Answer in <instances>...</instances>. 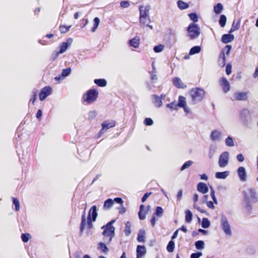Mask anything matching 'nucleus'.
<instances>
[{
  "instance_id": "obj_10",
  "label": "nucleus",
  "mask_w": 258,
  "mask_h": 258,
  "mask_svg": "<svg viewBox=\"0 0 258 258\" xmlns=\"http://www.w3.org/2000/svg\"><path fill=\"white\" fill-rule=\"evenodd\" d=\"M52 88L50 86H46L42 88L39 93V99L41 101L45 100L47 96L51 94Z\"/></svg>"
},
{
  "instance_id": "obj_16",
  "label": "nucleus",
  "mask_w": 258,
  "mask_h": 258,
  "mask_svg": "<svg viewBox=\"0 0 258 258\" xmlns=\"http://www.w3.org/2000/svg\"><path fill=\"white\" fill-rule=\"evenodd\" d=\"M73 42L72 38H68L66 42H62L59 46V52L63 53L64 52Z\"/></svg>"
},
{
  "instance_id": "obj_32",
  "label": "nucleus",
  "mask_w": 258,
  "mask_h": 258,
  "mask_svg": "<svg viewBox=\"0 0 258 258\" xmlns=\"http://www.w3.org/2000/svg\"><path fill=\"white\" fill-rule=\"evenodd\" d=\"M223 9V7L222 5L220 3L217 4L216 5H215L214 7V12L216 14H219L221 13V12H222Z\"/></svg>"
},
{
  "instance_id": "obj_59",
  "label": "nucleus",
  "mask_w": 258,
  "mask_h": 258,
  "mask_svg": "<svg viewBox=\"0 0 258 258\" xmlns=\"http://www.w3.org/2000/svg\"><path fill=\"white\" fill-rule=\"evenodd\" d=\"M232 66L231 64H227L226 67V73L227 75H230L231 73Z\"/></svg>"
},
{
  "instance_id": "obj_18",
  "label": "nucleus",
  "mask_w": 258,
  "mask_h": 258,
  "mask_svg": "<svg viewBox=\"0 0 258 258\" xmlns=\"http://www.w3.org/2000/svg\"><path fill=\"white\" fill-rule=\"evenodd\" d=\"M197 189L199 192L203 194H205L209 191V188L207 184L202 182H201L198 184Z\"/></svg>"
},
{
  "instance_id": "obj_61",
  "label": "nucleus",
  "mask_w": 258,
  "mask_h": 258,
  "mask_svg": "<svg viewBox=\"0 0 258 258\" xmlns=\"http://www.w3.org/2000/svg\"><path fill=\"white\" fill-rule=\"evenodd\" d=\"M202 255L201 252H198L197 253H193L190 255V258H199Z\"/></svg>"
},
{
  "instance_id": "obj_22",
  "label": "nucleus",
  "mask_w": 258,
  "mask_h": 258,
  "mask_svg": "<svg viewBox=\"0 0 258 258\" xmlns=\"http://www.w3.org/2000/svg\"><path fill=\"white\" fill-rule=\"evenodd\" d=\"M234 35L231 34H224L222 37V41L224 43H228L233 40Z\"/></svg>"
},
{
  "instance_id": "obj_2",
  "label": "nucleus",
  "mask_w": 258,
  "mask_h": 258,
  "mask_svg": "<svg viewBox=\"0 0 258 258\" xmlns=\"http://www.w3.org/2000/svg\"><path fill=\"white\" fill-rule=\"evenodd\" d=\"M115 222V220H112L101 228L104 229L102 234L104 236L103 240L106 243H110L115 236V227L112 226Z\"/></svg>"
},
{
  "instance_id": "obj_45",
  "label": "nucleus",
  "mask_w": 258,
  "mask_h": 258,
  "mask_svg": "<svg viewBox=\"0 0 258 258\" xmlns=\"http://www.w3.org/2000/svg\"><path fill=\"white\" fill-rule=\"evenodd\" d=\"M193 164V162L191 160L187 161L185 162L183 165L181 167L180 170L183 171L188 168H189L192 164Z\"/></svg>"
},
{
  "instance_id": "obj_9",
  "label": "nucleus",
  "mask_w": 258,
  "mask_h": 258,
  "mask_svg": "<svg viewBox=\"0 0 258 258\" xmlns=\"http://www.w3.org/2000/svg\"><path fill=\"white\" fill-rule=\"evenodd\" d=\"M245 201L248 203L251 201L256 202L257 197L256 190L254 188H249L247 192L245 193Z\"/></svg>"
},
{
  "instance_id": "obj_3",
  "label": "nucleus",
  "mask_w": 258,
  "mask_h": 258,
  "mask_svg": "<svg viewBox=\"0 0 258 258\" xmlns=\"http://www.w3.org/2000/svg\"><path fill=\"white\" fill-rule=\"evenodd\" d=\"M189 94L191 98L192 103L194 104L201 102L205 97V91L200 88H195L190 90Z\"/></svg>"
},
{
  "instance_id": "obj_42",
  "label": "nucleus",
  "mask_w": 258,
  "mask_h": 258,
  "mask_svg": "<svg viewBox=\"0 0 258 258\" xmlns=\"http://www.w3.org/2000/svg\"><path fill=\"white\" fill-rule=\"evenodd\" d=\"M226 21H227L226 17L224 15H221L220 17V20L219 21L220 25L222 27H224L226 25Z\"/></svg>"
},
{
  "instance_id": "obj_55",
  "label": "nucleus",
  "mask_w": 258,
  "mask_h": 258,
  "mask_svg": "<svg viewBox=\"0 0 258 258\" xmlns=\"http://www.w3.org/2000/svg\"><path fill=\"white\" fill-rule=\"evenodd\" d=\"M231 49V46L230 45H227L225 47L224 49H223V51L222 53H224V54H225V53H226L227 55H228Z\"/></svg>"
},
{
  "instance_id": "obj_52",
  "label": "nucleus",
  "mask_w": 258,
  "mask_h": 258,
  "mask_svg": "<svg viewBox=\"0 0 258 258\" xmlns=\"http://www.w3.org/2000/svg\"><path fill=\"white\" fill-rule=\"evenodd\" d=\"M163 213V210L161 207H157L155 211V215L157 216H160Z\"/></svg>"
},
{
  "instance_id": "obj_23",
  "label": "nucleus",
  "mask_w": 258,
  "mask_h": 258,
  "mask_svg": "<svg viewBox=\"0 0 258 258\" xmlns=\"http://www.w3.org/2000/svg\"><path fill=\"white\" fill-rule=\"evenodd\" d=\"M140 39L138 37H135L129 41L130 46L137 48L140 45Z\"/></svg>"
},
{
  "instance_id": "obj_31",
  "label": "nucleus",
  "mask_w": 258,
  "mask_h": 258,
  "mask_svg": "<svg viewBox=\"0 0 258 258\" xmlns=\"http://www.w3.org/2000/svg\"><path fill=\"white\" fill-rule=\"evenodd\" d=\"M94 83L99 87H105L106 86L107 82L104 79H95Z\"/></svg>"
},
{
  "instance_id": "obj_62",
  "label": "nucleus",
  "mask_w": 258,
  "mask_h": 258,
  "mask_svg": "<svg viewBox=\"0 0 258 258\" xmlns=\"http://www.w3.org/2000/svg\"><path fill=\"white\" fill-rule=\"evenodd\" d=\"M32 93H33L32 97L31 98L30 102H31L32 104H34L36 100V98L37 97V93L34 91H33L32 92Z\"/></svg>"
},
{
  "instance_id": "obj_15",
  "label": "nucleus",
  "mask_w": 258,
  "mask_h": 258,
  "mask_svg": "<svg viewBox=\"0 0 258 258\" xmlns=\"http://www.w3.org/2000/svg\"><path fill=\"white\" fill-rule=\"evenodd\" d=\"M237 174L240 180L244 182L247 180V175L245 168L243 167H239L237 169Z\"/></svg>"
},
{
  "instance_id": "obj_7",
  "label": "nucleus",
  "mask_w": 258,
  "mask_h": 258,
  "mask_svg": "<svg viewBox=\"0 0 258 258\" xmlns=\"http://www.w3.org/2000/svg\"><path fill=\"white\" fill-rule=\"evenodd\" d=\"M223 136V132L220 129H216L211 132L210 138L213 142H219L222 140Z\"/></svg>"
},
{
  "instance_id": "obj_63",
  "label": "nucleus",
  "mask_w": 258,
  "mask_h": 258,
  "mask_svg": "<svg viewBox=\"0 0 258 258\" xmlns=\"http://www.w3.org/2000/svg\"><path fill=\"white\" fill-rule=\"evenodd\" d=\"M97 114L95 111H91L88 113V116L90 118H94Z\"/></svg>"
},
{
  "instance_id": "obj_38",
  "label": "nucleus",
  "mask_w": 258,
  "mask_h": 258,
  "mask_svg": "<svg viewBox=\"0 0 258 258\" xmlns=\"http://www.w3.org/2000/svg\"><path fill=\"white\" fill-rule=\"evenodd\" d=\"M186 99L184 97L179 96L178 98V106L182 107L186 105Z\"/></svg>"
},
{
  "instance_id": "obj_5",
  "label": "nucleus",
  "mask_w": 258,
  "mask_h": 258,
  "mask_svg": "<svg viewBox=\"0 0 258 258\" xmlns=\"http://www.w3.org/2000/svg\"><path fill=\"white\" fill-rule=\"evenodd\" d=\"M188 36L191 39L198 38L201 34V30L198 25L195 23H191L187 27Z\"/></svg>"
},
{
  "instance_id": "obj_14",
  "label": "nucleus",
  "mask_w": 258,
  "mask_h": 258,
  "mask_svg": "<svg viewBox=\"0 0 258 258\" xmlns=\"http://www.w3.org/2000/svg\"><path fill=\"white\" fill-rule=\"evenodd\" d=\"M151 9V7L149 5H147L146 6H140L139 8L140 11V17H148L150 14V10Z\"/></svg>"
},
{
  "instance_id": "obj_4",
  "label": "nucleus",
  "mask_w": 258,
  "mask_h": 258,
  "mask_svg": "<svg viewBox=\"0 0 258 258\" xmlns=\"http://www.w3.org/2000/svg\"><path fill=\"white\" fill-rule=\"evenodd\" d=\"M98 91L96 89H90L84 95V103L86 104H91L97 99Z\"/></svg>"
},
{
  "instance_id": "obj_39",
  "label": "nucleus",
  "mask_w": 258,
  "mask_h": 258,
  "mask_svg": "<svg viewBox=\"0 0 258 258\" xmlns=\"http://www.w3.org/2000/svg\"><path fill=\"white\" fill-rule=\"evenodd\" d=\"M145 231L144 230H140V232L138 234V240L139 242H144V238L145 235Z\"/></svg>"
},
{
  "instance_id": "obj_34",
  "label": "nucleus",
  "mask_w": 258,
  "mask_h": 258,
  "mask_svg": "<svg viewBox=\"0 0 258 258\" xmlns=\"http://www.w3.org/2000/svg\"><path fill=\"white\" fill-rule=\"evenodd\" d=\"M150 21V17H140V22L142 26H145Z\"/></svg>"
},
{
  "instance_id": "obj_12",
  "label": "nucleus",
  "mask_w": 258,
  "mask_h": 258,
  "mask_svg": "<svg viewBox=\"0 0 258 258\" xmlns=\"http://www.w3.org/2000/svg\"><path fill=\"white\" fill-rule=\"evenodd\" d=\"M115 124V122L114 121H105L103 122L101 124L102 128L100 131L99 133L100 134H103L105 132V131H106L107 130L114 126Z\"/></svg>"
},
{
  "instance_id": "obj_53",
  "label": "nucleus",
  "mask_w": 258,
  "mask_h": 258,
  "mask_svg": "<svg viewBox=\"0 0 258 258\" xmlns=\"http://www.w3.org/2000/svg\"><path fill=\"white\" fill-rule=\"evenodd\" d=\"M178 105L175 102H172L171 103L168 104L167 105V107L173 109V110H177V109Z\"/></svg>"
},
{
  "instance_id": "obj_17",
  "label": "nucleus",
  "mask_w": 258,
  "mask_h": 258,
  "mask_svg": "<svg viewBox=\"0 0 258 258\" xmlns=\"http://www.w3.org/2000/svg\"><path fill=\"white\" fill-rule=\"evenodd\" d=\"M233 97L237 100H245L247 98V93L246 92H236L234 94Z\"/></svg>"
},
{
  "instance_id": "obj_60",
  "label": "nucleus",
  "mask_w": 258,
  "mask_h": 258,
  "mask_svg": "<svg viewBox=\"0 0 258 258\" xmlns=\"http://www.w3.org/2000/svg\"><path fill=\"white\" fill-rule=\"evenodd\" d=\"M60 54H61V53L59 52V51H53V53H52V55H51V58L53 60H54L55 59H56L58 56V55Z\"/></svg>"
},
{
  "instance_id": "obj_6",
  "label": "nucleus",
  "mask_w": 258,
  "mask_h": 258,
  "mask_svg": "<svg viewBox=\"0 0 258 258\" xmlns=\"http://www.w3.org/2000/svg\"><path fill=\"white\" fill-rule=\"evenodd\" d=\"M221 227L226 235H231L232 231L231 226L229 224L227 218L225 215H222L221 217Z\"/></svg>"
},
{
  "instance_id": "obj_30",
  "label": "nucleus",
  "mask_w": 258,
  "mask_h": 258,
  "mask_svg": "<svg viewBox=\"0 0 258 258\" xmlns=\"http://www.w3.org/2000/svg\"><path fill=\"white\" fill-rule=\"evenodd\" d=\"M177 6L179 9L180 10H185L188 8L189 5L188 4L182 1H178L177 2Z\"/></svg>"
},
{
  "instance_id": "obj_51",
  "label": "nucleus",
  "mask_w": 258,
  "mask_h": 258,
  "mask_svg": "<svg viewBox=\"0 0 258 258\" xmlns=\"http://www.w3.org/2000/svg\"><path fill=\"white\" fill-rule=\"evenodd\" d=\"M188 16L190 20L194 22H197L198 21V17L197 14L195 13H190L188 15Z\"/></svg>"
},
{
  "instance_id": "obj_35",
  "label": "nucleus",
  "mask_w": 258,
  "mask_h": 258,
  "mask_svg": "<svg viewBox=\"0 0 258 258\" xmlns=\"http://www.w3.org/2000/svg\"><path fill=\"white\" fill-rule=\"evenodd\" d=\"M131 223L130 222H127L125 224L124 229V233L126 236H129L131 233Z\"/></svg>"
},
{
  "instance_id": "obj_1",
  "label": "nucleus",
  "mask_w": 258,
  "mask_h": 258,
  "mask_svg": "<svg viewBox=\"0 0 258 258\" xmlns=\"http://www.w3.org/2000/svg\"><path fill=\"white\" fill-rule=\"evenodd\" d=\"M97 216V207L96 206H93L88 213L87 222H86L83 217H82V231L83 230H86L87 235H91L92 234L91 230L93 228L92 222L96 220Z\"/></svg>"
},
{
  "instance_id": "obj_29",
  "label": "nucleus",
  "mask_w": 258,
  "mask_h": 258,
  "mask_svg": "<svg viewBox=\"0 0 258 258\" xmlns=\"http://www.w3.org/2000/svg\"><path fill=\"white\" fill-rule=\"evenodd\" d=\"M185 221L187 223H190L192 220V214L189 210H186L185 211Z\"/></svg>"
},
{
  "instance_id": "obj_50",
  "label": "nucleus",
  "mask_w": 258,
  "mask_h": 258,
  "mask_svg": "<svg viewBox=\"0 0 258 258\" xmlns=\"http://www.w3.org/2000/svg\"><path fill=\"white\" fill-rule=\"evenodd\" d=\"M21 237L22 240L24 242L26 243L29 241V240L30 238V235L28 233H23L21 234Z\"/></svg>"
},
{
  "instance_id": "obj_33",
  "label": "nucleus",
  "mask_w": 258,
  "mask_h": 258,
  "mask_svg": "<svg viewBox=\"0 0 258 258\" xmlns=\"http://www.w3.org/2000/svg\"><path fill=\"white\" fill-rule=\"evenodd\" d=\"M201 48L199 46H195L192 47L189 52L190 55H194L196 53H198L201 51Z\"/></svg>"
},
{
  "instance_id": "obj_11",
  "label": "nucleus",
  "mask_w": 258,
  "mask_h": 258,
  "mask_svg": "<svg viewBox=\"0 0 258 258\" xmlns=\"http://www.w3.org/2000/svg\"><path fill=\"white\" fill-rule=\"evenodd\" d=\"M71 73V69L70 68H67L63 69L61 71V74L58 76H56L54 78V80L57 81L63 80L64 78L69 76Z\"/></svg>"
},
{
  "instance_id": "obj_13",
  "label": "nucleus",
  "mask_w": 258,
  "mask_h": 258,
  "mask_svg": "<svg viewBox=\"0 0 258 258\" xmlns=\"http://www.w3.org/2000/svg\"><path fill=\"white\" fill-rule=\"evenodd\" d=\"M220 84L222 87L223 91L225 93H227L230 90V85L229 82L226 78L222 77L220 80Z\"/></svg>"
},
{
  "instance_id": "obj_54",
  "label": "nucleus",
  "mask_w": 258,
  "mask_h": 258,
  "mask_svg": "<svg viewBox=\"0 0 258 258\" xmlns=\"http://www.w3.org/2000/svg\"><path fill=\"white\" fill-rule=\"evenodd\" d=\"M211 196L213 200V202L215 204H218V201H217V200L216 198V196H215V191L212 188V187H211Z\"/></svg>"
},
{
  "instance_id": "obj_48",
  "label": "nucleus",
  "mask_w": 258,
  "mask_h": 258,
  "mask_svg": "<svg viewBox=\"0 0 258 258\" xmlns=\"http://www.w3.org/2000/svg\"><path fill=\"white\" fill-rule=\"evenodd\" d=\"M164 46L162 44H159L154 46L153 50L155 52L159 53L163 51Z\"/></svg>"
},
{
  "instance_id": "obj_43",
  "label": "nucleus",
  "mask_w": 258,
  "mask_h": 258,
  "mask_svg": "<svg viewBox=\"0 0 258 258\" xmlns=\"http://www.w3.org/2000/svg\"><path fill=\"white\" fill-rule=\"evenodd\" d=\"M210 225V222L207 218H204L202 222V226L204 228H207Z\"/></svg>"
},
{
  "instance_id": "obj_20",
  "label": "nucleus",
  "mask_w": 258,
  "mask_h": 258,
  "mask_svg": "<svg viewBox=\"0 0 258 258\" xmlns=\"http://www.w3.org/2000/svg\"><path fill=\"white\" fill-rule=\"evenodd\" d=\"M173 83L174 86L178 88L183 89L186 87V85H184L181 79L178 77H175L173 79Z\"/></svg>"
},
{
  "instance_id": "obj_25",
  "label": "nucleus",
  "mask_w": 258,
  "mask_h": 258,
  "mask_svg": "<svg viewBox=\"0 0 258 258\" xmlns=\"http://www.w3.org/2000/svg\"><path fill=\"white\" fill-rule=\"evenodd\" d=\"M113 205V201L111 199H108L104 202L103 208L105 210L110 209Z\"/></svg>"
},
{
  "instance_id": "obj_40",
  "label": "nucleus",
  "mask_w": 258,
  "mask_h": 258,
  "mask_svg": "<svg viewBox=\"0 0 258 258\" xmlns=\"http://www.w3.org/2000/svg\"><path fill=\"white\" fill-rule=\"evenodd\" d=\"M175 247L174 242L172 240L170 241L167 246V250L169 252L173 251Z\"/></svg>"
},
{
  "instance_id": "obj_27",
  "label": "nucleus",
  "mask_w": 258,
  "mask_h": 258,
  "mask_svg": "<svg viewBox=\"0 0 258 258\" xmlns=\"http://www.w3.org/2000/svg\"><path fill=\"white\" fill-rule=\"evenodd\" d=\"M98 249L101 252L107 253L108 251V248L106 244L103 242H100L98 244Z\"/></svg>"
},
{
  "instance_id": "obj_26",
  "label": "nucleus",
  "mask_w": 258,
  "mask_h": 258,
  "mask_svg": "<svg viewBox=\"0 0 258 258\" xmlns=\"http://www.w3.org/2000/svg\"><path fill=\"white\" fill-rule=\"evenodd\" d=\"M225 143L226 146L229 147H234L235 145L234 140L233 138L230 136H228L227 138H226L225 140Z\"/></svg>"
},
{
  "instance_id": "obj_58",
  "label": "nucleus",
  "mask_w": 258,
  "mask_h": 258,
  "mask_svg": "<svg viewBox=\"0 0 258 258\" xmlns=\"http://www.w3.org/2000/svg\"><path fill=\"white\" fill-rule=\"evenodd\" d=\"M130 5V3L128 1H122L120 3V7L123 8H127Z\"/></svg>"
},
{
  "instance_id": "obj_28",
  "label": "nucleus",
  "mask_w": 258,
  "mask_h": 258,
  "mask_svg": "<svg viewBox=\"0 0 258 258\" xmlns=\"http://www.w3.org/2000/svg\"><path fill=\"white\" fill-rule=\"evenodd\" d=\"M153 97L154 98V103L155 105L157 107L161 106L162 105L161 98L160 97L156 95H154Z\"/></svg>"
},
{
  "instance_id": "obj_36",
  "label": "nucleus",
  "mask_w": 258,
  "mask_h": 258,
  "mask_svg": "<svg viewBox=\"0 0 258 258\" xmlns=\"http://www.w3.org/2000/svg\"><path fill=\"white\" fill-rule=\"evenodd\" d=\"M145 208V206L143 205H141L140 207V211L139 212V217L140 220H144L146 218V213H143V210Z\"/></svg>"
},
{
  "instance_id": "obj_49",
  "label": "nucleus",
  "mask_w": 258,
  "mask_h": 258,
  "mask_svg": "<svg viewBox=\"0 0 258 258\" xmlns=\"http://www.w3.org/2000/svg\"><path fill=\"white\" fill-rule=\"evenodd\" d=\"M99 23H100L99 19L97 17L95 18L94 19V26L92 29V31L93 32H95L96 31L97 27H98Z\"/></svg>"
},
{
  "instance_id": "obj_56",
  "label": "nucleus",
  "mask_w": 258,
  "mask_h": 258,
  "mask_svg": "<svg viewBox=\"0 0 258 258\" xmlns=\"http://www.w3.org/2000/svg\"><path fill=\"white\" fill-rule=\"evenodd\" d=\"M144 122L146 125H151L153 123V121L150 118H146Z\"/></svg>"
},
{
  "instance_id": "obj_24",
  "label": "nucleus",
  "mask_w": 258,
  "mask_h": 258,
  "mask_svg": "<svg viewBox=\"0 0 258 258\" xmlns=\"http://www.w3.org/2000/svg\"><path fill=\"white\" fill-rule=\"evenodd\" d=\"M230 172L229 171H225L223 172H218L215 174V177L218 179H225L229 175Z\"/></svg>"
},
{
  "instance_id": "obj_37",
  "label": "nucleus",
  "mask_w": 258,
  "mask_h": 258,
  "mask_svg": "<svg viewBox=\"0 0 258 258\" xmlns=\"http://www.w3.org/2000/svg\"><path fill=\"white\" fill-rule=\"evenodd\" d=\"M205 242L202 240H199L196 242L195 246L197 249L202 250L205 248Z\"/></svg>"
},
{
  "instance_id": "obj_47",
  "label": "nucleus",
  "mask_w": 258,
  "mask_h": 258,
  "mask_svg": "<svg viewBox=\"0 0 258 258\" xmlns=\"http://www.w3.org/2000/svg\"><path fill=\"white\" fill-rule=\"evenodd\" d=\"M13 204L15 206V209L16 211L20 209V204L19 200L15 198H13Z\"/></svg>"
},
{
  "instance_id": "obj_19",
  "label": "nucleus",
  "mask_w": 258,
  "mask_h": 258,
  "mask_svg": "<svg viewBox=\"0 0 258 258\" xmlns=\"http://www.w3.org/2000/svg\"><path fill=\"white\" fill-rule=\"evenodd\" d=\"M137 258H142L146 253V248L144 246L138 245L137 248Z\"/></svg>"
},
{
  "instance_id": "obj_46",
  "label": "nucleus",
  "mask_w": 258,
  "mask_h": 258,
  "mask_svg": "<svg viewBox=\"0 0 258 258\" xmlns=\"http://www.w3.org/2000/svg\"><path fill=\"white\" fill-rule=\"evenodd\" d=\"M219 64L222 67L225 66L226 63V58L225 54L224 53H221L220 54V58L219 60Z\"/></svg>"
},
{
  "instance_id": "obj_64",
  "label": "nucleus",
  "mask_w": 258,
  "mask_h": 258,
  "mask_svg": "<svg viewBox=\"0 0 258 258\" xmlns=\"http://www.w3.org/2000/svg\"><path fill=\"white\" fill-rule=\"evenodd\" d=\"M236 158L237 160L240 162H242L244 160V157L241 154H238L236 156Z\"/></svg>"
},
{
  "instance_id": "obj_21",
  "label": "nucleus",
  "mask_w": 258,
  "mask_h": 258,
  "mask_svg": "<svg viewBox=\"0 0 258 258\" xmlns=\"http://www.w3.org/2000/svg\"><path fill=\"white\" fill-rule=\"evenodd\" d=\"M194 201L195 202L193 206L194 208L198 210L199 212H200L202 213H206V211L202 209H201L197 204L196 203L199 200V195L197 194H196L194 195Z\"/></svg>"
},
{
  "instance_id": "obj_57",
  "label": "nucleus",
  "mask_w": 258,
  "mask_h": 258,
  "mask_svg": "<svg viewBox=\"0 0 258 258\" xmlns=\"http://www.w3.org/2000/svg\"><path fill=\"white\" fill-rule=\"evenodd\" d=\"M216 151V149L210 147L209 149V156L210 158H212Z\"/></svg>"
},
{
  "instance_id": "obj_8",
  "label": "nucleus",
  "mask_w": 258,
  "mask_h": 258,
  "mask_svg": "<svg viewBox=\"0 0 258 258\" xmlns=\"http://www.w3.org/2000/svg\"><path fill=\"white\" fill-rule=\"evenodd\" d=\"M229 153L225 151L223 152L219 156L218 164L220 167H226L229 163Z\"/></svg>"
},
{
  "instance_id": "obj_44",
  "label": "nucleus",
  "mask_w": 258,
  "mask_h": 258,
  "mask_svg": "<svg viewBox=\"0 0 258 258\" xmlns=\"http://www.w3.org/2000/svg\"><path fill=\"white\" fill-rule=\"evenodd\" d=\"M71 27V25L68 26L66 25H61L59 26V30L61 33L64 34L68 32Z\"/></svg>"
},
{
  "instance_id": "obj_41",
  "label": "nucleus",
  "mask_w": 258,
  "mask_h": 258,
  "mask_svg": "<svg viewBox=\"0 0 258 258\" xmlns=\"http://www.w3.org/2000/svg\"><path fill=\"white\" fill-rule=\"evenodd\" d=\"M240 20L238 21V22L235 24V21L233 22L232 27L229 31L230 33L233 32L234 31L237 30L239 29L240 27Z\"/></svg>"
}]
</instances>
